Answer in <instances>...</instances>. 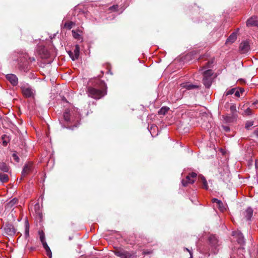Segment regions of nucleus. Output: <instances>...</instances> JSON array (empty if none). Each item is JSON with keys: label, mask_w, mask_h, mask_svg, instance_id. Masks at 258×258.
Listing matches in <instances>:
<instances>
[{"label": "nucleus", "mask_w": 258, "mask_h": 258, "mask_svg": "<svg viewBox=\"0 0 258 258\" xmlns=\"http://www.w3.org/2000/svg\"><path fill=\"white\" fill-rule=\"evenodd\" d=\"M9 170V167L4 162H0V171L8 172Z\"/></svg>", "instance_id": "4be33fe9"}, {"label": "nucleus", "mask_w": 258, "mask_h": 258, "mask_svg": "<svg viewBox=\"0 0 258 258\" xmlns=\"http://www.w3.org/2000/svg\"><path fill=\"white\" fill-rule=\"evenodd\" d=\"M235 88H232L231 89L227 90V91L225 92V95L228 96L229 95L233 94L235 92Z\"/></svg>", "instance_id": "cd10ccee"}, {"label": "nucleus", "mask_w": 258, "mask_h": 258, "mask_svg": "<svg viewBox=\"0 0 258 258\" xmlns=\"http://www.w3.org/2000/svg\"><path fill=\"white\" fill-rule=\"evenodd\" d=\"M252 113V110L250 108H247L244 111V115H250Z\"/></svg>", "instance_id": "7c9ffc66"}, {"label": "nucleus", "mask_w": 258, "mask_h": 258, "mask_svg": "<svg viewBox=\"0 0 258 258\" xmlns=\"http://www.w3.org/2000/svg\"><path fill=\"white\" fill-rule=\"evenodd\" d=\"M181 87L182 88H185L187 90H192L199 88V86L190 84L189 82L182 83L181 84Z\"/></svg>", "instance_id": "f8f14e48"}, {"label": "nucleus", "mask_w": 258, "mask_h": 258, "mask_svg": "<svg viewBox=\"0 0 258 258\" xmlns=\"http://www.w3.org/2000/svg\"><path fill=\"white\" fill-rule=\"evenodd\" d=\"M257 103H258V100L254 101V102L252 103V105H255L257 104Z\"/></svg>", "instance_id": "a19ab883"}, {"label": "nucleus", "mask_w": 258, "mask_h": 258, "mask_svg": "<svg viewBox=\"0 0 258 258\" xmlns=\"http://www.w3.org/2000/svg\"><path fill=\"white\" fill-rule=\"evenodd\" d=\"M253 124V121H247L246 122V123H245V128L247 130H249L250 128V127L252 126Z\"/></svg>", "instance_id": "c85d7f7f"}, {"label": "nucleus", "mask_w": 258, "mask_h": 258, "mask_svg": "<svg viewBox=\"0 0 258 258\" xmlns=\"http://www.w3.org/2000/svg\"><path fill=\"white\" fill-rule=\"evenodd\" d=\"M169 110V108L167 107H162L158 111L159 115H165Z\"/></svg>", "instance_id": "b1692460"}, {"label": "nucleus", "mask_w": 258, "mask_h": 258, "mask_svg": "<svg viewBox=\"0 0 258 258\" xmlns=\"http://www.w3.org/2000/svg\"><path fill=\"white\" fill-rule=\"evenodd\" d=\"M253 214V210L251 208H248L244 212V216L247 220H250Z\"/></svg>", "instance_id": "f3484780"}, {"label": "nucleus", "mask_w": 258, "mask_h": 258, "mask_svg": "<svg viewBox=\"0 0 258 258\" xmlns=\"http://www.w3.org/2000/svg\"><path fill=\"white\" fill-rule=\"evenodd\" d=\"M17 204L18 199L16 198H14L12 200H11L7 204L6 208L7 209H12Z\"/></svg>", "instance_id": "a211bd4d"}, {"label": "nucleus", "mask_w": 258, "mask_h": 258, "mask_svg": "<svg viewBox=\"0 0 258 258\" xmlns=\"http://www.w3.org/2000/svg\"><path fill=\"white\" fill-rule=\"evenodd\" d=\"M114 253L120 258H131L132 257V255L129 252L121 248L115 249Z\"/></svg>", "instance_id": "7ed1b4c3"}, {"label": "nucleus", "mask_w": 258, "mask_h": 258, "mask_svg": "<svg viewBox=\"0 0 258 258\" xmlns=\"http://www.w3.org/2000/svg\"><path fill=\"white\" fill-rule=\"evenodd\" d=\"M12 157L13 158V159L15 160L17 162H18L19 161V158L18 157L17 153H13L12 155Z\"/></svg>", "instance_id": "473e14b6"}, {"label": "nucleus", "mask_w": 258, "mask_h": 258, "mask_svg": "<svg viewBox=\"0 0 258 258\" xmlns=\"http://www.w3.org/2000/svg\"><path fill=\"white\" fill-rule=\"evenodd\" d=\"M203 84H204V85L206 87L209 88L211 86V85L212 83V81H211V78H208V77L203 78Z\"/></svg>", "instance_id": "aec40b11"}, {"label": "nucleus", "mask_w": 258, "mask_h": 258, "mask_svg": "<svg viewBox=\"0 0 258 258\" xmlns=\"http://www.w3.org/2000/svg\"><path fill=\"white\" fill-rule=\"evenodd\" d=\"M209 241L211 246L215 249L219 246L218 240L215 235H211L209 237Z\"/></svg>", "instance_id": "9b49d317"}, {"label": "nucleus", "mask_w": 258, "mask_h": 258, "mask_svg": "<svg viewBox=\"0 0 258 258\" xmlns=\"http://www.w3.org/2000/svg\"><path fill=\"white\" fill-rule=\"evenodd\" d=\"M250 49V46L248 41H242L239 45V51L240 53L244 54L249 51Z\"/></svg>", "instance_id": "39448f33"}, {"label": "nucleus", "mask_w": 258, "mask_h": 258, "mask_svg": "<svg viewBox=\"0 0 258 258\" xmlns=\"http://www.w3.org/2000/svg\"><path fill=\"white\" fill-rule=\"evenodd\" d=\"M197 174L195 172H191L189 173L188 175L186 176L185 179H183L182 180V184L183 186H186L188 184H192L197 177Z\"/></svg>", "instance_id": "f03ea898"}, {"label": "nucleus", "mask_w": 258, "mask_h": 258, "mask_svg": "<svg viewBox=\"0 0 258 258\" xmlns=\"http://www.w3.org/2000/svg\"><path fill=\"white\" fill-rule=\"evenodd\" d=\"M20 69L23 71L25 72H27L28 71V67L27 65H25L24 66H23L22 65L20 66Z\"/></svg>", "instance_id": "2f4dec72"}, {"label": "nucleus", "mask_w": 258, "mask_h": 258, "mask_svg": "<svg viewBox=\"0 0 258 258\" xmlns=\"http://www.w3.org/2000/svg\"><path fill=\"white\" fill-rule=\"evenodd\" d=\"M234 94L236 97H240V92L238 89H237V90L235 89V92L234 93Z\"/></svg>", "instance_id": "e433bc0d"}, {"label": "nucleus", "mask_w": 258, "mask_h": 258, "mask_svg": "<svg viewBox=\"0 0 258 258\" xmlns=\"http://www.w3.org/2000/svg\"><path fill=\"white\" fill-rule=\"evenodd\" d=\"M230 109L232 113L235 112L236 111V107L235 105H232L230 107Z\"/></svg>", "instance_id": "72a5a7b5"}, {"label": "nucleus", "mask_w": 258, "mask_h": 258, "mask_svg": "<svg viewBox=\"0 0 258 258\" xmlns=\"http://www.w3.org/2000/svg\"><path fill=\"white\" fill-rule=\"evenodd\" d=\"M6 234L9 235H14L16 232V230L14 226L12 224H7L4 228Z\"/></svg>", "instance_id": "9d476101"}, {"label": "nucleus", "mask_w": 258, "mask_h": 258, "mask_svg": "<svg viewBox=\"0 0 258 258\" xmlns=\"http://www.w3.org/2000/svg\"><path fill=\"white\" fill-rule=\"evenodd\" d=\"M199 178L203 183V187L207 190L209 188V186L206 178L202 175H200Z\"/></svg>", "instance_id": "6ab92c4d"}, {"label": "nucleus", "mask_w": 258, "mask_h": 258, "mask_svg": "<svg viewBox=\"0 0 258 258\" xmlns=\"http://www.w3.org/2000/svg\"><path fill=\"white\" fill-rule=\"evenodd\" d=\"M237 38V34L236 32H233L227 38L226 43H233Z\"/></svg>", "instance_id": "dca6fc26"}, {"label": "nucleus", "mask_w": 258, "mask_h": 258, "mask_svg": "<svg viewBox=\"0 0 258 258\" xmlns=\"http://www.w3.org/2000/svg\"><path fill=\"white\" fill-rule=\"evenodd\" d=\"M6 78L13 86H16L18 85V79L15 75L12 74H8L6 76Z\"/></svg>", "instance_id": "1a4fd4ad"}, {"label": "nucleus", "mask_w": 258, "mask_h": 258, "mask_svg": "<svg viewBox=\"0 0 258 258\" xmlns=\"http://www.w3.org/2000/svg\"><path fill=\"white\" fill-rule=\"evenodd\" d=\"M117 8H118L117 5H113V6L110 7L109 8V10H110L111 11H116L117 10Z\"/></svg>", "instance_id": "c9c22d12"}, {"label": "nucleus", "mask_w": 258, "mask_h": 258, "mask_svg": "<svg viewBox=\"0 0 258 258\" xmlns=\"http://www.w3.org/2000/svg\"><path fill=\"white\" fill-rule=\"evenodd\" d=\"M40 239L42 243L46 242L45 240V235L43 232H39Z\"/></svg>", "instance_id": "c756f323"}, {"label": "nucleus", "mask_w": 258, "mask_h": 258, "mask_svg": "<svg viewBox=\"0 0 258 258\" xmlns=\"http://www.w3.org/2000/svg\"><path fill=\"white\" fill-rule=\"evenodd\" d=\"M87 93L89 97L99 99L107 94L106 85L104 81L97 80L93 86L88 87Z\"/></svg>", "instance_id": "f257e3e1"}, {"label": "nucleus", "mask_w": 258, "mask_h": 258, "mask_svg": "<svg viewBox=\"0 0 258 258\" xmlns=\"http://www.w3.org/2000/svg\"><path fill=\"white\" fill-rule=\"evenodd\" d=\"M63 118L67 122H73L75 121V119L72 116V114L68 111H66L63 113Z\"/></svg>", "instance_id": "2eb2a0df"}, {"label": "nucleus", "mask_w": 258, "mask_h": 258, "mask_svg": "<svg viewBox=\"0 0 258 258\" xmlns=\"http://www.w3.org/2000/svg\"><path fill=\"white\" fill-rule=\"evenodd\" d=\"M23 94L27 98L33 97L35 92L31 88L27 86L21 87Z\"/></svg>", "instance_id": "20e7f679"}, {"label": "nucleus", "mask_w": 258, "mask_h": 258, "mask_svg": "<svg viewBox=\"0 0 258 258\" xmlns=\"http://www.w3.org/2000/svg\"><path fill=\"white\" fill-rule=\"evenodd\" d=\"M29 224H28V223L27 222L26 224V230H25V235L26 236H29Z\"/></svg>", "instance_id": "f704fd0d"}, {"label": "nucleus", "mask_w": 258, "mask_h": 258, "mask_svg": "<svg viewBox=\"0 0 258 258\" xmlns=\"http://www.w3.org/2000/svg\"><path fill=\"white\" fill-rule=\"evenodd\" d=\"M247 26H255L258 25V19L256 17H251L246 22Z\"/></svg>", "instance_id": "ddd939ff"}, {"label": "nucleus", "mask_w": 258, "mask_h": 258, "mask_svg": "<svg viewBox=\"0 0 258 258\" xmlns=\"http://www.w3.org/2000/svg\"><path fill=\"white\" fill-rule=\"evenodd\" d=\"M33 169V164L32 162H29L26 164L22 172V175L23 176H26L32 171Z\"/></svg>", "instance_id": "0eeeda50"}, {"label": "nucleus", "mask_w": 258, "mask_h": 258, "mask_svg": "<svg viewBox=\"0 0 258 258\" xmlns=\"http://www.w3.org/2000/svg\"><path fill=\"white\" fill-rule=\"evenodd\" d=\"M73 37L79 40L80 39V35L78 31L72 30V31Z\"/></svg>", "instance_id": "a878e982"}, {"label": "nucleus", "mask_w": 258, "mask_h": 258, "mask_svg": "<svg viewBox=\"0 0 258 258\" xmlns=\"http://www.w3.org/2000/svg\"><path fill=\"white\" fill-rule=\"evenodd\" d=\"M223 128L226 132H228L230 131L229 127L227 126H223Z\"/></svg>", "instance_id": "4c0bfd02"}, {"label": "nucleus", "mask_w": 258, "mask_h": 258, "mask_svg": "<svg viewBox=\"0 0 258 258\" xmlns=\"http://www.w3.org/2000/svg\"><path fill=\"white\" fill-rule=\"evenodd\" d=\"M42 244L43 245V247L44 248V249H45V250L47 252V255L50 258L51 257V252L50 248L49 247L47 244L46 243V242H43V243H42Z\"/></svg>", "instance_id": "5701e85b"}, {"label": "nucleus", "mask_w": 258, "mask_h": 258, "mask_svg": "<svg viewBox=\"0 0 258 258\" xmlns=\"http://www.w3.org/2000/svg\"><path fill=\"white\" fill-rule=\"evenodd\" d=\"M69 56L73 60L77 59L80 55V47L78 45H76L73 51H70L68 52Z\"/></svg>", "instance_id": "423d86ee"}, {"label": "nucleus", "mask_w": 258, "mask_h": 258, "mask_svg": "<svg viewBox=\"0 0 258 258\" xmlns=\"http://www.w3.org/2000/svg\"><path fill=\"white\" fill-rule=\"evenodd\" d=\"M212 74H213V72L211 70H206L203 73L204 78H206V77L211 78Z\"/></svg>", "instance_id": "393cba45"}, {"label": "nucleus", "mask_w": 258, "mask_h": 258, "mask_svg": "<svg viewBox=\"0 0 258 258\" xmlns=\"http://www.w3.org/2000/svg\"><path fill=\"white\" fill-rule=\"evenodd\" d=\"M240 93H242L244 92V89L242 88H239L238 89Z\"/></svg>", "instance_id": "ea45409f"}, {"label": "nucleus", "mask_w": 258, "mask_h": 258, "mask_svg": "<svg viewBox=\"0 0 258 258\" xmlns=\"http://www.w3.org/2000/svg\"><path fill=\"white\" fill-rule=\"evenodd\" d=\"M7 143L6 142L4 141V142H3V145H4V146H6V145H7Z\"/></svg>", "instance_id": "79ce46f5"}, {"label": "nucleus", "mask_w": 258, "mask_h": 258, "mask_svg": "<svg viewBox=\"0 0 258 258\" xmlns=\"http://www.w3.org/2000/svg\"><path fill=\"white\" fill-rule=\"evenodd\" d=\"M214 253H216V252H217V251H216V250H214Z\"/></svg>", "instance_id": "37998d69"}, {"label": "nucleus", "mask_w": 258, "mask_h": 258, "mask_svg": "<svg viewBox=\"0 0 258 258\" xmlns=\"http://www.w3.org/2000/svg\"><path fill=\"white\" fill-rule=\"evenodd\" d=\"M74 25V23L72 22H68L65 23L64 25V27L68 28V29H71L73 26Z\"/></svg>", "instance_id": "bb28decb"}, {"label": "nucleus", "mask_w": 258, "mask_h": 258, "mask_svg": "<svg viewBox=\"0 0 258 258\" xmlns=\"http://www.w3.org/2000/svg\"><path fill=\"white\" fill-rule=\"evenodd\" d=\"M232 235L237 239V241L238 243L240 244H243L245 243V240L243 234L240 231H233Z\"/></svg>", "instance_id": "6e6552de"}, {"label": "nucleus", "mask_w": 258, "mask_h": 258, "mask_svg": "<svg viewBox=\"0 0 258 258\" xmlns=\"http://www.w3.org/2000/svg\"><path fill=\"white\" fill-rule=\"evenodd\" d=\"M254 135L258 138V128H256L253 132Z\"/></svg>", "instance_id": "58836bf2"}, {"label": "nucleus", "mask_w": 258, "mask_h": 258, "mask_svg": "<svg viewBox=\"0 0 258 258\" xmlns=\"http://www.w3.org/2000/svg\"><path fill=\"white\" fill-rule=\"evenodd\" d=\"M9 176L8 175L4 173H0V181L2 183L7 182L9 180Z\"/></svg>", "instance_id": "412c9836"}, {"label": "nucleus", "mask_w": 258, "mask_h": 258, "mask_svg": "<svg viewBox=\"0 0 258 258\" xmlns=\"http://www.w3.org/2000/svg\"><path fill=\"white\" fill-rule=\"evenodd\" d=\"M212 202L213 203H215L217 204L218 209L221 211H224L226 209L223 203L220 200H218L216 198H213L212 200Z\"/></svg>", "instance_id": "4468645a"}]
</instances>
